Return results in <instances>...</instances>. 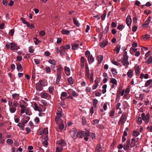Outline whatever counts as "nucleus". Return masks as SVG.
Masks as SVG:
<instances>
[{"mask_svg": "<svg viewBox=\"0 0 152 152\" xmlns=\"http://www.w3.org/2000/svg\"><path fill=\"white\" fill-rule=\"evenodd\" d=\"M108 44V42L106 40H104L100 44V46L102 48L105 47Z\"/></svg>", "mask_w": 152, "mask_h": 152, "instance_id": "9d476101", "label": "nucleus"}, {"mask_svg": "<svg viewBox=\"0 0 152 152\" xmlns=\"http://www.w3.org/2000/svg\"><path fill=\"white\" fill-rule=\"evenodd\" d=\"M18 104V103H17L16 101L15 100L13 101V105L15 107H16L17 106Z\"/></svg>", "mask_w": 152, "mask_h": 152, "instance_id": "680f3d73", "label": "nucleus"}, {"mask_svg": "<svg viewBox=\"0 0 152 152\" xmlns=\"http://www.w3.org/2000/svg\"><path fill=\"white\" fill-rule=\"evenodd\" d=\"M128 57H122V60L121 62L123 65L127 67H128V66L129 64L128 61Z\"/></svg>", "mask_w": 152, "mask_h": 152, "instance_id": "20e7f679", "label": "nucleus"}, {"mask_svg": "<svg viewBox=\"0 0 152 152\" xmlns=\"http://www.w3.org/2000/svg\"><path fill=\"white\" fill-rule=\"evenodd\" d=\"M152 82V80L151 79L147 81L145 83V86L147 87Z\"/></svg>", "mask_w": 152, "mask_h": 152, "instance_id": "72a5a7b5", "label": "nucleus"}, {"mask_svg": "<svg viewBox=\"0 0 152 152\" xmlns=\"http://www.w3.org/2000/svg\"><path fill=\"white\" fill-rule=\"evenodd\" d=\"M126 120V113H123L121 116L119 121L118 124H120L121 123V125H123Z\"/></svg>", "mask_w": 152, "mask_h": 152, "instance_id": "f03ea898", "label": "nucleus"}, {"mask_svg": "<svg viewBox=\"0 0 152 152\" xmlns=\"http://www.w3.org/2000/svg\"><path fill=\"white\" fill-rule=\"evenodd\" d=\"M110 82L115 85H117V83L116 80L114 78L111 79Z\"/></svg>", "mask_w": 152, "mask_h": 152, "instance_id": "c85d7f7f", "label": "nucleus"}, {"mask_svg": "<svg viewBox=\"0 0 152 152\" xmlns=\"http://www.w3.org/2000/svg\"><path fill=\"white\" fill-rule=\"evenodd\" d=\"M62 34L65 35H68L70 33V31L66 29H63L61 31Z\"/></svg>", "mask_w": 152, "mask_h": 152, "instance_id": "5701e85b", "label": "nucleus"}, {"mask_svg": "<svg viewBox=\"0 0 152 152\" xmlns=\"http://www.w3.org/2000/svg\"><path fill=\"white\" fill-rule=\"evenodd\" d=\"M130 147L129 145L127 144L124 145V149L125 150H127L129 149Z\"/></svg>", "mask_w": 152, "mask_h": 152, "instance_id": "49530a36", "label": "nucleus"}, {"mask_svg": "<svg viewBox=\"0 0 152 152\" xmlns=\"http://www.w3.org/2000/svg\"><path fill=\"white\" fill-rule=\"evenodd\" d=\"M10 112L12 113H14L16 110V108H14L13 107H10Z\"/></svg>", "mask_w": 152, "mask_h": 152, "instance_id": "ea45409f", "label": "nucleus"}, {"mask_svg": "<svg viewBox=\"0 0 152 152\" xmlns=\"http://www.w3.org/2000/svg\"><path fill=\"white\" fill-rule=\"evenodd\" d=\"M67 95V93L66 92H62L61 94V99L63 101H64L65 100V99L64 98V97L66 96Z\"/></svg>", "mask_w": 152, "mask_h": 152, "instance_id": "f8f14e48", "label": "nucleus"}, {"mask_svg": "<svg viewBox=\"0 0 152 152\" xmlns=\"http://www.w3.org/2000/svg\"><path fill=\"white\" fill-rule=\"evenodd\" d=\"M137 29V27L136 26H134L132 28V31L133 32H135Z\"/></svg>", "mask_w": 152, "mask_h": 152, "instance_id": "13d9d810", "label": "nucleus"}, {"mask_svg": "<svg viewBox=\"0 0 152 152\" xmlns=\"http://www.w3.org/2000/svg\"><path fill=\"white\" fill-rule=\"evenodd\" d=\"M91 75L90 76V81L91 82H93L94 80V79L93 77L94 76V72L93 71H91Z\"/></svg>", "mask_w": 152, "mask_h": 152, "instance_id": "2f4dec72", "label": "nucleus"}, {"mask_svg": "<svg viewBox=\"0 0 152 152\" xmlns=\"http://www.w3.org/2000/svg\"><path fill=\"white\" fill-rule=\"evenodd\" d=\"M77 131L75 130L73 131L72 134V136L73 138H76L77 137Z\"/></svg>", "mask_w": 152, "mask_h": 152, "instance_id": "393cba45", "label": "nucleus"}, {"mask_svg": "<svg viewBox=\"0 0 152 152\" xmlns=\"http://www.w3.org/2000/svg\"><path fill=\"white\" fill-rule=\"evenodd\" d=\"M7 142L9 145H11L13 143V141L11 139H9L7 140Z\"/></svg>", "mask_w": 152, "mask_h": 152, "instance_id": "a18cd8bd", "label": "nucleus"}, {"mask_svg": "<svg viewBox=\"0 0 152 152\" xmlns=\"http://www.w3.org/2000/svg\"><path fill=\"white\" fill-rule=\"evenodd\" d=\"M62 146L57 147L56 148V152H61L63 150Z\"/></svg>", "mask_w": 152, "mask_h": 152, "instance_id": "7c9ffc66", "label": "nucleus"}, {"mask_svg": "<svg viewBox=\"0 0 152 152\" xmlns=\"http://www.w3.org/2000/svg\"><path fill=\"white\" fill-rule=\"evenodd\" d=\"M135 72L137 75H139L140 74V68L139 66H137L135 69Z\"/></svg>", "mask_w": 152, "mask_h": 152, "instance_id": "c756f323", "label": "nucleus"}, {"mask_svg": "<svg viewBox=\"0 0 152 152\" xmlns=\"http://www.w3.org/2000/svg\"><path fill=\"white\" fill-rule=\"evenodd\" d=\"M136 141V138H133L132 139V142L130 144V147L132 148L134 147L135 145V142Z\"/></svg>", "mask_w": 152, "mask_h": 152, "instance_id": "2eb2a0df", "label": "nucleus"}, {"mask_svg": "<svg viewBox=\"0 0 152 152\" xmlns=\"http://www.w3.org/2000/svg\"><path fill=\"white\" fill-rule=\"evenodd\" d=\"M73 20L74 23L77 26H80V23H79L78 21L76 20L75 18H73Z\"/></svg>", "mask_w": 152, "mask_h": 152, "instance_id": "cd10ccee", "label": "nucleus"}, {"mask_svg": "<svg viewBox=\"0 0 152 152\" xmlns=\"http://www.w3.org/2000/svg\"><path fill=\"white\" fill-rule=\"evenodd\" d=\"M64 70L65 72H69L70 71V69L68 67L66 66L64 67Z\"/></svg>", "mask_w": 152, "mask_h": 152, "instance_id": "5fc2aeb1", "label": "nucleus"}, {"mask_svg": "<svg viewBox=\"0 0 152 152\" xmlns=\"http://www.w3.org/2000/svg\"><path fill=\"white\" fill-rule=\"evenodd\" d=\"M10 45H11L10 49L12 50H17L19 48L17 45L11 42L10 43Z\"/></svg>", "mask_w": 152, "mask_h": 152, "instance_id": "39448f33", "label": "nucleus"}, {"mask_svg": "<svg viewBox=\"0 0 152 152\" xmlns=\"http://www.w3.org/2000/svg\"><path fill=\"white\" fill-rule=\"evenodd\" d=\"M35 88L38 91H42L43 89L42 86L39 85H36Z\"/></svg>", "mask_w": 152, "mask_h": 152, "instance_id": "6ab92c4d", "label": "nucleus"}, {"mask_svg": "<svg viewBox=\"0 0 152 152\" xmlns=\"http://www.w3.org/2000/svg\"><path fill=\"white\" fill-rule=\"evenodd\" d=\"M95 83L93 86L92 89H95L98 86L99 82L97 80H95L94 81Z\"/></svg>", "mask_w": 152, "mask_h": 152, "instance_id": "4be33fe9", "label": "nucleus"}, {"mask_svg": "<svg viewBox=\"0 0 152 152\" xmlns=\"http://www.w3.org/2000/svg\"><path fill=\"white\" fill-rule=\"evenodd\" d=\"M87 58L89 64H91L94 61V58L92 55L87 57Z\"/></svg>", "mask_w": 152, "mask_h": 152, "instance_id": "423d86ee", "label": "nucleus"}, {"mask_svg": "<svg viewBox=\"0 0 152 152\" xmlns=\"http://www.w3.org/2000/svg\"><path fill=\"white\" fill-rule=\"evenodd\" d=\"M150 36L148 34H146L142 36V38L144 39H148L149 38Z\"/></svg>", "mask_w": 152, "mask_h": 152, "instance_id": "a19ab883", "label": "nucleus"}, {"mask_svg": "<svg viewBox=\"0 0 152 152\" xmlns=\"http://www.w3.org/2000/svg\"><path fill=\"white\" fill-rule=\"evenodd\" d=\"M89 132L88 131L86 130V132L84 131H79L77 134V137H79L81 138L83 137L86 135L87 136H89Z\"/></svg>", "mask_w": 152, "mask_h": 152, "instance_id": "f257e3e1", "label": "nucleus"}, {"mask_svg": "<svg viewBox=\"0 0 152 152\" xmlns=\"http://www.w3.org/2000/svg\"><path fill=\"white\" fill-rule=\"evenodd\" d=\"M99 122V121L98 119H95L92 121V123L94 124L98 123Z\"/></svg>", "mask_w": 152, "mask_h": 152, "instance_id": "864d4df0", "label": "nucleus"}, {"mask_svg": "<svg viewBox=\"0 0 152 152\" xmlns=\"http://www.w3.org/2000/svg\"><path fill=\"white\" fill-rule=\"evenodd\" d=\"M132 20L130 15H128L126 19V22L127 25L129 26L131 25Z\"/></svg>", "mask_w": 152, "mask_h": 152, "instance_id": "0eeeda50", "label": "nucleus"}, {"mask_svg": "<svg viewBox=\"0 0 152 152\" xmlns=\"http://www.w3.org/2000/svg\"><path fill=\"white\" fill-rule=\"evenodd\" d=\"M25 113L28 115H31L32 114L31 111L28 108H26L25 109Z\"/></svg>", "mask_w": 152, "mask_h": 152, "instance_id": "412c9836", "label": "nucleus"}, {"mask_svg": "<svg viewBox=\"0 0 152 152\" xmlns=\"http://www.w3.org/2000/svg\"><path fill=\"white\" fill-rule=\"evenodd\" d=\"M103 58V56L102 55H99L98 56L97 59L99 63H100L102 62Z\"/></svg>", "mask_w": 152, "mask_h": 152, "instance_id": "f3484780", "label": "nucleus"}, {"mask_svg": "<svg viewBox=\"0 0 152 152\" xmlns=\"http://www.w3.org/2000/svg\"><path fill=\"white\" fill-rule=\"evenodd\" d=\"M12 96V98L15 100H18L19 99V95L17 94H13Z\"/></svg>", "mask_w": 152, "mask_h": 152, "instance_id": "bb28decb", "label": "nucleus"}, {"mask_svg": "<svg viewBox=\"0 0 152 152\" xmlns=\"http://www.w3.org/2000/svg\"><path fill=\"white\" fill-rule=\"evenodd\" d=\"M48 62L50 64H51L53 65H56V62L54 59H49L48 61Z\"/></svg>", "mask_w": 152, "mask_h": 152, "instance_id": "a211bd4d", "label": "nucleus"}, {"mask_svg": "<svg viewBox=\"0 0 152 152\" xmlns=\"http://www.w3.org/2000/svg\"><path fill=\"white\" fill-rule=\"evenodd\" d=\"M64 126L63 124H61L59 126V129L61 130H62L64 128Z\"/></svg>", "mask_w": 152, "mask_h": 152, "instance_id": "e2e57ef3", "label": "nucleus"}, {"mask_svg": "<svg viewBox=\"0 0 152 152\" xmlns=\"http://www.w3.org/2000/svg\"><path fill=\"white\" fill-rule=\"evenodd\" d=\"M73 91L72 89H69L68 91V93L70 95H72Z\"/></svg>", "mask_w": 152, "mask_h": 152, "instance_id": "774afa93", "label": "nucleus"}, {"mask_svg": "<svg viewBox=\"0 0 152 152\" xmlns=\"http://www.w3.org/2000/svg\"><path fill=\"white\" fill-rule=\"evenodd\" d=\"M96 150H97L98 151V152H99L102 150L101 147L100 145L99 144H97L96 145Z\"/></svg>", "mask_w": 152, "mask_h": 152, "instance_id": "f704fd0d", "label": "nucleus"}, {"mask_svg": "<svg viewBox=\"0 0 152 152\" xmlns=\"http://www.w3.org/2000/svg\"><path fill=\"white\" fill-rule=\"evenodd\" d=\"M45 70L46 73L50 74L51 72V69L50 67H47L46 68Z\"/></svg>", "mask_w": 152, "mask_h": 152, "instance_id": "de8ad7c7", "label": "nucleus"}, {"mask_svg": "<svg viewBox=\"0 0 152 152\" xmlns=\"http://www.w3.org/2000/svg\"><path fill=\"white\" fill-rule=\"evenodd\" d=\"M150 21L148 20H146L144 23L143 24L142 26L144 27H146L150 23Z\"/></svg>", "mask_w": 152, "mask_h": 152, "instance_id": "4c0bfd02", "label": "nucleus"}, {"mask_svg": "<svg viewBox=\"0 0 152 152\" xmlns=\"http://www.w3.org/2000/svg\"><path fill=\"white\" fill-rule=\"evenodd\" d=\"M124 27V26L123 25L121 24L118 25L117 27V29L119 30H121Z\"/></svg>", "mask_w": 152, "mask_h": 152, "instance_id": "8fccbe9b", "label": "nucleus"}, {"mask_svg": "<svg viewBox=\"0 0 152 152\" xmlns=\"http://www.w3.org/2000/svg\"><path fill=\"white\" fill-rule=\"evenodd\" d=\"M141 117L142 119L144 121L145 123L147 124L149 122L150 119V115L149 113H147L145 115L144 113H142L141 114Z\"/></svg>", "mask_w": 152, "mask_h": 152, "instance_id": "7ed1b4c3", "label": "nucleus"}, {"mask_svg": "<svg viewBox=\"0 0 152 152\" xmlns=\"http://www.w3.org/2000/svg\"><path fill=\"white\" fill-rule=\"evenodd\" d=\"M89 136H90L93 139L95 138L96 136L94 134L92 133H89Z\"/></svg>", "mask_w": 152, "mask_h": 152, "instance_id": "bf43d9fd", "label": "nucleus"}, {"mask_svg": "<svg viewBox=\"0 0 152 152\" xmlns=\"http://www.w3.org/2000/svg\"><path fill=\"white\" fill-rule=\"evenodd\" d=\"M49 92L51 93H52L54 91V87L53 86H51L49 87L48 88Z\"/></svg>", "mask_w": 152, "mask_h": 152, "instance_id": "37998d69", "label": "nucleus"}, {"mask_svg": "<svg viewBox=\"0 0 152 152\" xmlns=\"http://www.w3.org/2000/svg\"><path fill=\"white\" fill-rule=\"evenodd\" d=\"M98 102V100L96 99H93V106L94 107H96V104Z\"/></svg>", "mask_w": 152, "mask_h": 152, "instance_id": "473e14b6", "label": "nucleus"}, {"mask_svg": "<svg viewBox=\"0 0 152 152\" xmlns=\"http://www.w3.org/2000/svg\"><path fill=\"white\" fill-rule=\"evenodd\" d=\"M140 134L138 132H137L135 131H134L133 133V135L135 137L137 136Z\"/></svg>", "mask_w": 152, "mask_h": 152, "instance_id": "79ce46f5", "label": "nucleus"}, {"mask_svg": "<svg viewBox=\"0 0 152 152\" xmlns=\"http://www.w3.org/2000/svg\"><path fill=\"white\" fill-rule=\"evenodd\" d=\"M65 50H66L64 48V46H62V47H61L60 48V49L59 50V51H62V52L64 51V52H65Z\"/></svg>", "mask_w": 152, "mask_h": 152, "instance_id": "0e129e2a", "label": "nucleus"}, {"mask_svg": "<svg viewBox=\"0 0 152 152\" xmlns=\"http://www.w3.org/2000/svg\"><path fill=\"white\" fill-rule=\"evenodd\" d=\"M111 71L112 72V74L113 75H116L117 72L115 69L114 68H112L111 69Z\"/></svg>", "mask_w": 152, "mask_h": 152, "instance_id": "c03bdc74", "label": "nucleus"}, {"mask_svg": "<svg viewBox=\"0 0 152 152\" xmlns=\"http://www.w3.org/2000/svg\"><path fill=\"white\" fill-rule=\"evenodd\" d=\"M85 55L87 57L91 55L90 51L88 50L86 51L85 52Z\"/></svg>", "mask_w": 152, "mask_h": 152, "instance_id": "4d7b16f0", "label": "nucleus"}, {"mask_svg": "<svg viewBox=\"0 0 152 152\" xmlns=\"http://www.w3.org/2000/svg\"><path fill=\"white\" fill-rule=\"evenodd\" d=\"M142 117L141 118L140 117H137L136 118L137 121L140 123H142Z\"/></svg>", "mask_w": 152, "mask_h": 152, "instance_id": "09e8293b", "label": "nucleus"}, {"mask_svg": "<svg viewBox=\"0 0 152 152\" xmlns=\"http://www.w3.org/2000/svg\"><path fill=\"white\" fill-rule=\"evenodd\" d=\"M133 73V70H129L127 73V75L129 78H131L132 76Z\"/></svg>", "mask_w": 152, "mask_h": 152, "instance_id": "4468645a", "label": "nucleus"}, {"mask_svg": "<svg viewBox=\"0 0 152 152\" xmlns=\"http://www.w3.org/2000/svg\"><path fill=\"white\" fill-rule=\"evenodd\" d=\"M57 143L58 144L61 145L62 146L66 144L65 142L63 140H60L58 141L57 142Z\"/></svg>", "mask_w": 152, "mask_h": 152, "instance_id": "1a4fd4ad", "label": "nucleus"}, {"mask_svg": "<svg viewBox=\"0 0 152 152\" xmlns=\"http://www.w3.org/2000/svg\"><path fill=\"white\" fill-rule=\"evenodd\" d=\"M64 47V48L66 50L69 49L70 48V45L69 44H67V45H66Z\"/></svg>", "mask_w": 152, "mask_h": 152, "instance_id": "69168bd1", "label": "nucleus"}, {"mask_svg": "<svg viewBox=\"0 0 152 152\" xmlns=\"http://www.w3.org/2000/svg\"><path fill=\"white\" fill-rule=\"evenodd\" d=\"M43 131H44V133L45 134H48V128H45Z\"/></svg>", "mask_w": 152, "mask_h": 152, "instance_id": "6e6d98bb", "label": "nucleus"}, {"mask_svg": "<svg viewBox=\"0 0 152 152\" xmlns=\"http://www.w3.org/2000/svg\"><path fill=\"white\" fill-rule=\"evenodd\" d=\"M39 83L41 86H44L45 83L42 80H40L39 81Z\"/></svg>", "mask_w": 152, "mask_h": 152, "instance_id": "052dcab7", "label": "nucleus"}, {"mask_svg": "<svg viewBox=\"0 0 152 152\" xmlns=\"http://www.w3.org/2000/svg\"><path fill=\"white\" fill-rule=\"evenodd\" d=\"M72 48L73 50H76L77 49L79 46V45L75 43H73L72 44Z\"/></svg>", "mask_w": 152, "mask_h": 152, "instance_id": "9b49d317", "label": "nucleus"}, {"mask_svg": "<svg viewBox=\"0 0 152 152\" xmlns=\"http://www.w3.org/2000/svg\"><path fill=\"white\" fill-rule=\"evenodd\" d=\"M109 26H107L104 28V31H103V32L104 34H106L107 33L108 31V30L109 29Z\"/></svg>", "mask_w": 152, "mask_h": 152, "instance_id": "3c124183", "label": "nucleus"}, {"mask_svg": "<svg viewBox=\"0 0 152 152\" xmlns=\"http://www.w3.org/2000/svg\"><path fill=\"white\" fill-rule=\"evenodd\" d=\"M48 95V94L46 93H41L40 95L42 98H46L47 97Z\"/></svg>", "mask_w": 152, "mask_h": 152, "instance_id": "aec40b11", "label": "nucleus"}, {"mask_svg": "<svg viewBox=\"0 0 152 152\" xmlns=\"http://www.w3.org/2000/svg\"><path fill=\"white\" fill-rule=\"evenodd\" d=\"M17 69L18 71H22V68L21 64L18 63L17 64Z\"/></svg>", "mask_w": 152, "mask_h": 152, "instance_id": "dca6fc26", "label": "nucleus"}, {"mask_svg": "<svg viewBox=\"0 0 152 152\" xmlns=\"http://www.w3.org/2000/svg\"><path fill=\"white\" fill-rule=\"evenodd\" d=\"M62 41V39L61 38H58L57 39V44H59Z\"/></svg>", "mask_w": 152, "mask_h": 152, "instance_id": "338daca9", "label": "nucleus"}, {"mask_svg": "<svg viewBox=\"0 0 152 152\" xmlns=\"http://www.w3.org/2000/svg\"><path fill=\"white\" fill-rule=\"evenodd\" d=\"M86 122V118L83 116L82 118V123L83 125H85Z\"/></svg>", "mask_w": 152, "mask_h": 152, "instance_id": "58836bf2", "label": "nucleus"}, {"mask_svg": "<svg viewBox=\"0 0 152 152\" xmlns=\"http://www.w3.org/2000/svg\"><path fill=\"white\" fill-rule=\"evenodd\" d=\"M18 126H19L21 128V129L22 130H23L24 129V127L25 125L24 124L21 123H19L18 124Z\"/></svg>", "mask_w": 152, "mask_h": 152, "instance_id": "c9c22d12", "label": "nucleus"}, {"mask_svg": "<svg viewBox=\"0 0 152 152\" xmlns=\"http://www.w3.org/2000/svg\"><path fill=\"white\" fill-rule=\"evenodd\" d=\"M62 66L61 65H59L58 66V68L57 69V73L61 74V69H62Z\"/></svg>", "mask_w": 152, "mask_h": 152, "instance_id": "a878e982", "label": "nucleus"}, {"mask_svg": "<svg viewBox=\"0 0 152 152\" xmlns=\"http://www.w3.org/2000/svg\"><path fill=\"white\" fill-rule=\"evenodd\" d=\"M68 81L69 83L71 84L73 83V80L72 77H70L68 79Z\"/></svg>", "mask_w": 152, "mask_h": 152, "instance_id": "e433bc0d", "label": "nucleus"}, {"mask_svg": "<svg viewBox=\"0 0 152 152\" xmlns=\"http://www.w3.org/2000/svg\"><path fill=\"white\" fill-rule=\"evenodd\" d=\"M61 74L57 73V79L56 80V83L57 84H58L59 81L61 78Z\"/></svg>", "mask_w": 152, "mask_h": 152, "instance_id": "6e6552de", "label": "nucleus"}, {"mask_svg": "<svg viewBox=\"0 0 152 152\" xmlns=\"http://www.w3.org/2000/svg\"><path fill=\"white\" fill-rule=\"evenodd\" d=\"M121 47V46L120 45H116L114 51H116V53L117 54L119 53Z\"/></svg>", "mask_w": 152, "mask_h": 152, "instance_id": "ddd939ff", "label": "nucleus"}, {"mask_svg": "<svg viewBox=\"0 0 152 152\" xmlns=\"http://www.w3.org/2000/svg\"><path fill=\"white\" fill-rule=\"evenodd\" d=\"M114 115V110H112L111 111L110 114V116L112 118H113Z\"/></svg>", "mask_w": 152, "mask_h": 152, "instance_id": "603ef678", "label": "nucleus"}, {"mask_svg": "<svg viewBox=\"0 0 152 152\" xmlns=\"http://www.w3.org/2000/svg\"><path fill=\"white\" fill-rule=\"evenodd\" d=\"M152 62V57L150 56L146 61L145 63L147 64H150Z\"/></svg>", "mask_w": 152, "mask_h": 152, "instance_id": "b1692460", "label": "nucleus"}]
</instances>
